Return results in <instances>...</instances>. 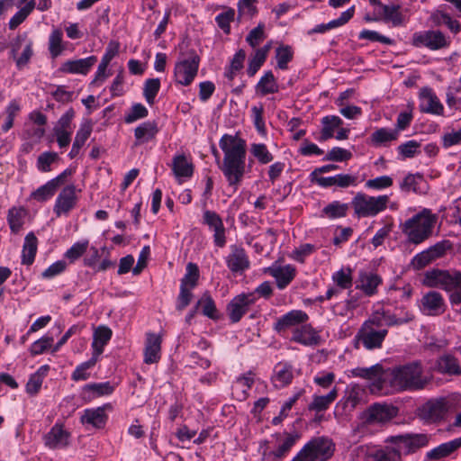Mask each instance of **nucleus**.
Listing matches in <instances>:
<instances>
[{
	"label": "nucleus",
	"mask_w": 461,
	"mask_h": 461,
	"mask_svg": "<svg viewBox=\"0 0 461 461\" xmlns=\"http://www.w3.org/2000/svg\"><path fill=\"white\" fill-rule=\"evenodd\" d=\"M224 157L220 169L233 191H237L246 174V143L230 134H224L219 141Z\"/></svg>",
	"instance_id": "1"
},
{
	"label": "nucleus",
	"mask_w": 461,
	"mask_h": 461,
	"mask_svg": "<svg viewBox=\"0 0 461 461\" xmlns=\"http://www.w3.org/2000/svg\"><path fill=\"white\" fill-rule=\"evenodd\" d=\"M384 393L423 389L429 382L422 365L413 361L393 368H386L384 375Z\"/></svg>",
	"instance_id": "2"
},
{
	"label": "nucleus",
	"mask_w": 461,
	"mask_h": 461,
	"mask_svg": "<svg viewBox=\"0 0 461 461\" xmlns=\"http://www.w3.org/2000/svg\"><path fill=\"white\" fill-rule=\"evenodd\" d=\"M437 221V214L424 208L402 224V231L409 243L419 245L432 235Z\"/></svg>",
	"instance_id": "3"
},
{
	"label": "nucleus",
	"mask_w": 461,
	"mask_h": 461,
	"mask_svg": "<svg viewBox=\"0 0 461 461\" xmlns=\"http://www.w3.org/2000/svg\"><path fill=\"white\" fill-rule=\"evenodd\" d=\"M389 202L388 194L369 195L364 192H357L351 199L350 205L356 218H372L384 212Z\"/></svg>",
	"instance_id": "4"
},
{
	"label": "nucleus",
	"mask_w": 461,
	"mask_h": 461,
	"mask_svg": "<svg viewBox=\"0 0 461 461\" xmlns=\"http://www.w3.org/2000/svg\"><path fill=\"white\" fill-rule=\"evenodd\" d=\"M388 334L387 328L380 326L379 316H370L358 330L356 339L367 350L379 349Z\"/></svg>",
	"instance_id": "5"
},
{
	"label": "nucleus",
	"mask_w": 461,
	"mask_h": 461,
	"mask_svg": "<svg viewBox=\"0 0 461 461\" xmlns=\"http://www.w3.org/2000/svg\"><path fill=\"white\" fill-rule=\"evenodd\" d=\"M334 452L332 441L327 438H315L307 442L291 461H325Z\"/></svg>",
	"instance_id": "6"
},
{
	"label": "nucleus",
	"mask_w": 461,
	"mask_h": 461,
	"mask_svg": "<svg viewBox=\"0 0 461 461\" xmlns=\"http://www.w3.org/2000/svg\"><path fill=\"white\" fill-rule=\"evenodd\" d=\"M199 63L200 59L194 52L180 57L174 68L176 83L185 86L191 85L197 75Z\"/></svg>",
	"instance_id": "7"
},
{
	"label": "nucleus",
	"mask_w": 461,
	"mask_h": 461,
	"mask_svg": "<svg viewBox=\"0 0 461 461\" xmlns=\"http://www.w3.org/2000/svg\"><path fill=\"white\" fill-rule=\"evenodd\" d=\"M411 42L418 48L424 47L429 50H438L447 49L451 40L439 30H427L413 33Z\"/></svg>",
	"instance_id": "8"
},
{
	"label": "nucleus",
	"mask_w": 461,
	"mask_h": 461,
	"mask_svg": "<svg viewBox=\"0 0 461 461\" xmlns=\"http://www.w3.org/2000/svg\"><path fill=\"white\" fill-rule=\"evenodd\" d=\"M81 189L75 184H68L58 194L54 205L53 212L57 217L68 216L70 212L77 207Z\"/></svg>",
	"instance_id": "9"
},
{
	"label": "nucleus",
	"mask_w": 461,
	"mask_h": 461,
	"mask_svg": "<svg viewBox=\"0 0 461 461\" xmlns=\"http://www.w3.org/2000/svg\"><path fill=\"white\" fill-rule=\"evenodd\" d=\"M429 441V436L424 433L396 435L386 439V442L394 445L393 448L398 451L400 456L413 453L426 447Z\"/></svg>",
	"instance_id": "10"
},
{
	"label": "nucleus",
	"mask_w": 461,
	"mask_h": 461,
	"mask_svg": "<svg viewBox=\"0 0 461 461\" xmlns=\"http://www.w3.org/2000/svg\"><path fill=\"white\" fill-rule=\"evenodd\" d=\"M384 374L385 369L380 364L370 367H356L346 372L348 377H360L368 380L371 390L379 393H384Z\"/></svg>",
	"instance_id": "11"
},
{
	"label": "nucleus",
	"mask_w": 461,
	"mask_h": 461,
	"mask_svg": "<svg viewBox=\"0 0 461 461\" xmlns=\"http://www.w3.org/2000/svg\"><path fill=\"white\" fill-rule=\"evenodd\" d=\"M331 280L334 286L329 287L325 294L318 298L320 302L329 301L333 297H338L341 291L350 289L353 285L352 269L349 267H341L332 274Z\"/></svg>",
	"instance_id": "12"
},
{
	"label": "nucleus",
	"mask_w": 461,
	"mask_h": 461,
	"mask_svg": "<svg viewBox=\"0 0 461 461\" xmlns=\"http://www.w3.org/2000/svg\"><path fill=\"white\" fill-rule=\"evenodd\" d=\"M363 461H400V455L393 447H380L362 445L355 448Z\"/></svg>",
	"instance_id": "13"
},
{
	"label": "nucleus",
	"mask_w": 461,
	"mask_h": 461,
	"mask_svg": "<svg viewBox=\"0 0 461 461\" xmlns=\"http://www.w3.org/2000/svg\"><path fill=\"white\" fill-rule=\"evenodd\" d=\"M258 301L255 293H242L236 295L227 305V312L232 323L239 322L249 307Z\"/></svg>",
	"instance_id": "14"
},
{
	"label": "nucleus",
	"mask_w": 461,
	"mask_h": 461,
	"mask_svg": "<svg viewBox=\"0 0 461 461\" xmlns=\"http://www.w3.org/2000/svg\"><path fill=\"white\" fill-rule=\"evenodd\" d=\"M309 321V315L303 310H292L276 319L274 330L278 334H285L288 330L292 333L302 324Z\"/></svg>",
	"instance_id": "15"
},
{
	"label": "nucleus",
	"mask_w": 461,
	"mask_h": 461,
	"mask_svg": "<svg viewBox=\"0 0 461 461\" xmlns=\"http://www.w3.org/2000/svg\"><path fill=\"white\" fill-rule=\"evenodd\" d=\"M202 223L213 231V242L216 247L222 248L226 244L225 227L221 216L214 211L204 210Z\"/></svg>",
	"instance_id": "16"
},
{
	"label": "nucleus",
	"mask_w": 461,
	"mask_h": 461,
	"mask_svg": "<svg viewBox=\"0 0 461 461\" xmlns=\"http://www.w3.org/2000/svg\"><path fill=\"white\" fill-rule=\"evenodd\" d=\"M266 272L275 278L277 288L279 290H284L295 278L297 269L291 264L284 266L273 264L266 269Z\"/></svg>",
	"instance_id": "17"
},
{
	"label": "nucleus",
	"mask_w": 461,
	"mask_h": 461,
	"mask_svg": "<svg viewBox=\"0 0 461 461\" xmlns=\"http://www.w3.org/2000/svg\"><path fill=\"white\" fill-rule=\"evenodd\" d=\"M419 108L420 112L434 115H443L444 106L429 87H423L419 93Z\"/></svg>",
	"instance_id": "18"
},
{
	"label": "nucleus",
	"mask_w": 461,
	"mask_h": 461,
	"mask_svg": "<svg viewBox=\"0 0 461 461\" xmlns=\"http://www.w3.org/2000/svg\"><path fill=\"white\" fill-rule=\"evenodd\" d=\"M70 433L59 423L54 426L43 437L44 445L50 449L64 448L68 446Z\"/></svg>",
	"instance_id": "19"
},
{
	"label": "nucleus",
	"mask_w": 461,
	"mask_h": 461,
	"mask_svg": "<svg viewBox=\"0 0 461 461\" xmlns=\"http://www.w3.org/2000/svg\"><path fill=\"white\" fill-rule=\"evenodd\" d=\"M291 340L305 347H314L321 343V338L320 332L307 321L294 330Z\"/></svg>",
	"instance_id": "20"
},
{
	"label": "nucleus",
	"mask_w": 461,
	"mask_h": 461,
	"mask_svg": "<svg viewBox=\"0 0 461 461\" xmlns=\"http://www.w3.org/2000/svg\"><path fill=\"white\" fill-rule=\"evenodd\" d=\"M225 262L232 273H243L250 267V262L245 249L237 245L230 246V252L226 257Z\"/></svg>",
	"instance_id": "21"
},
{
	"label": "nucleus",
	"mask_w": 461,
	"mask_h": 461,
	"mask_svg": "<svg viewBox=\"0 0 461 461\" xmlns=\"http://www.w3.org/2000/svg\"><path fill=\"white\" fill-rule=\"evenodd\" d=\"M110 407V404H104L100 407L84 410L80 417V422L85 426L98 429L104 428L108 420L105 409Z\"/></svg>",
	"instance_id": "22"
},
{
	"label": "nucleus",
	"mask_w": 461,
	"mask_h": 461,
	"mask_svg": "<svg viewBox=\"0 0 461 461\" xmlns=\"http://www.w3.org/2000/svg\"><path fill=\"white\" fill-rule=\"evenodd\" d=\"M454 272L432 269L425 273L423 284L428 287L440 288L447 293L452 284Z\"/></svg>",
	"instance_id": "23"
},
{
	"label": "nucleus",
	"mask_w": 461,
	"mask_h": 461,
	"mask_svg": "<svg viewBox=\"0 0 461 461\" xmlns=\"http://www.w3.org/2000/svg\"><path fill=\"white\" fill-rule=\"evenodd\" d=\"M97 58L94 55L78 59H68L61 64L59 71L65 74L86 75L94 65Z\"/></svg>",
	"instance_id": "24"
},
{
	"label": "nucleus",
	"mask_w": 461,
	"mask_h": 461,
	"mask_svg": "<svg viewBox=\"0 0 461 461\" xmlns=\"http://www.w3.org/2000/svg\"><path fill=\"white\" fill-rule=\"evenodd\" d=\"M446 411L447 407L444 399L429 400L420 408V417L429 422L442 420Z\"/></svg>",
	"instance_id": "25"
},
{
	"label": "nucleus",
	"mask_w": 461,
	"mask_h": 461,
	"mask_svg": "<svg viewBox=\"0 0 461 461\" xmlns=\"http://www.w3.org/2000/svg\"><path fill=\"white\" fill-rule=\"evenodd\" d=\"M161 336L155 333H147L145 347L143 350L145 364L151 365L158 363L161 358Z\"/></svg>",
	"instance_id": "26"
},
{
	"label": "nucleus",
	"mask_w": 461,
	"mask_h": 461,
	"mask_svg": "<svg viewBox=\"0 0 461 461\" xmlns=\"http://www.w3.org/2000/svg\"><path fill=\"white\" fill-rule=\"evenodd\" d=\"M113 336L112 330L105 325H99L94 329L93 341L91 344L92 357L99 359L104 347L109 343Z\"/></svg>",
	"instance_id": "27"
},
{
	"label": "nucleus",
	"mask_w": 461,
	"mask_h": 461,
	"mask_svg": "<svg viewBox=\"0 0 461 461\" xmlns=\"http://www.w3.org/2000/svg\"><path fill=\"white\" fill-rule=\"evenodd\" d=\"M443 296L436 291L424 294L420 301V311L427 315H438L444 311Z\"/></svg>",
	"instance_id": "28"
},
{
	"label": "nucleus",
	"mask_w": 461,
	"mask_h": 461,
	"mask_svg": "<svg viewBox=\"0 0 461 461\" xmlns=\"http://www.w3.org/2000/svg\"><path fill=\"white\" fill-rule=\"evenodd\" d=\"M115 385L111 382L90 383L82 387L81 398L90 402L95 398L110 395L113 393Z\"/></svg>",
	"instance_id": "29"
},
{
	"label": "nucleus",
	"mask_w": 461,
	"mask_h": 461,
	"mask_svg": "<svg viewBox=\"0 0 461 461\" xmlns=\"http://www.w3.org/2000/svg\"><path fill=\"white\" fill-rule=\"evenodd\" d=\"M371 316H379L380 326H400L413 320V314L408 311L401 310L399 313H392L389 311L375 312Z\"/></svg>",
	"instance_id": "30"
},
{
	"label": "nucleus",
	"mask_w": 461,
	"mask_h": 461,
	"mask_svg": "<svg viewBox=\"0 0 461 461\" xmlns=\"http://www.w3.org/2000/svg\"><path fill=\"white\" fill-rule=\"evenodd\" d=\"M171 167L178 183L191 178L194 174V165L184 154H176L173 157Z\"/></svg>",
	"instance_id": "31"
},
{
	"label": "nucleus",
	"mask_w": 461,
	"mask_h": 461,
	"mask_svg": "<svg viewBox=\"0 0 461 461\" xmlns=\"http://www.w3.org/2000/svg\"><path fill=\"white\" fill-rule=\"evenodd\" d=\"M382 284V278L377 274L366 271L359 273L356 288L361 290L366 296L377 293V287Z\"/></svg>",
	"instance_id": "32"
},
{
	"label": "nucleus",
	"mask_w": 461,
	"mask_h": 461,
	"mask_svg": "<svg viewBox=\"0 0 461 461\" xmlns=\"http://www.w3.org/2000/svg\"><path fill=\"white\" fill-rule=\"evenodd\" d=\"M315 184L323 188L331 186L347 188L357 185V176L349 174H338L333 176L318 177Z\"/></svg>",
	"instance_id": "33"
},
{
	"label": "nucleus",
	"mask_w": 461,
	"mask_h": 461,
	"mask_svg": "<svg viewBox=\"0 0 461 461\" xmlns=\"http://www.w3.org/2000/svg\"><path fill=\"white\" fill-rule=\"evenodd\" d=\"M397 413V409L388 404H374L366 413L368 422L383 423L393 419Z\"/></svg>",
	"instance_id": "34"
},
{
	"label": "nucleus",
	"mask_w": 461,
	"mask_h": 461,
	"mask_svg": "<svg viewBox=\"0 0 461 461\" xmlns=\"http://www.w3.org/2000/svg\"><path fill=\"white\" fill-rule=\"evenodd\" d=\"M378 10L379 19L385 23H391L393 27L404 25L405 19L401 12L399 5H384Z\"/></svg>",
	"instance_id": "35"
},
{
	"label": "nucleus",
	"mask_w": 461,
	"mask_h": 461,
	"mask_svg": "<svg viewBox=\"0 0 461 461\" xmlns=\"http://www.w3.org/2000/svg\"><path fill=\"white\" fill-rule=\"evenodd\" d=\"M294 378L293 366L289 363H277L274 367L272 382L277 388L288 385Z\"/></svg>",
	"instance_id": "36"
},
{
	"label": "nucleus",
	"mask_w": 461,
	"mask_h": 461,
	"mask_svg": "<svg viewBox=\"0 0 461 461\" xmlns=\"http://www.w3.org/2000/svg\"><path fill=\"white\" fill-rule=\"evenodd\" d=\"M398 138V130L384 127L376 129L370 135L369 141L375 147H387Z\"/></svg>",
	"instance_id": "37"
},
{
	"label": "nucleus",
	"mask_w": 461,
	"mask_h": 461,
	"mask_svg": "<svg viewBox=\"0 0 461 461\" xmlns=\"http://www.w3.org/2000/svg\"><path fill=\"white\" fill-rule=\"evenodd\" d=\"M339 389L333 386L331 390L325 395H312V401L308 405L309 411L321 412L328 410L333 402L338 398Z\"/></svg>",
	"instance_id": "38"
},
{
	"label": "nucleus",
	"mask_w": 461,
	"mask_h": 461,
	"mask_svg": "<svg viewBox=\"0 0 461 461\" xmlns=\"http://www.w3.org/2000/svg\"><path fill=\"white\" fill-rule=\"evenodd\" d=\"M461 447V438H456L428 451L426 457L430 460H438L446 457Z\"/></svg>",
	"instance_id": "39"
},
{
	"label": "nucleus",
	"mask_w": 461,
	"mask_h": 461,
	"mask_svg": "<svg viewBox=\"0 0 461 461\" xmlns=\"http://www.w3.org/2000/svg\"><path fill=\"white\" fill-rule=\"evenodd\" d=\"M158 132V123L155 121H146L134 130L136 144H143L152 140Z\"/></svg>",
	"instance_id": "40"
},
{
	"label": "nucleus",
	"mask_w": 461,
	"mask_h": 461,
	"mask_svg": "<svg viewBox=\"0 0 461 461\" xmlns=\"http://www.w3.org/2000/svg\"><path fill=\"white\" fill-rule=\"evenodd\" d=\"M255 89L256 93L261 96L276 94L279 91V85L271 70L265 71Z\"/></svg>",
	"instance_id": "41"
},
{
	"label": "nucleus",
	"mask_w": 461,
	"mask_h": 461,
	"mask_svg": "<svg viewBox=\"0 0 461 461\" xmlns=\"http://www.w3.org/2000/svg\"><path fill=\"white\" fill-rule=\"evenodd\" d=\"M38 249V239L33 232H29L25 238L22 250V264L31 266L35 259Z\"/></svg>",
	"instance_id": "42"
},
{
	"label": "nucleus",
	"mask_w": 461,
	"mask_h": 461,
	"mask_svg": "<svg viewBox=\"0 0 461 461\" xmlns=\"http://www.w3.org/2000/svg\"><path fill=\"white\" fill-rule=\"evenodd\" d=\"M49 370L50 366L48 365H43L40 366L35 373L30 375L25 386V390L28 394L33 396L40 392L43 380L47 376Z\"/></svg>",
	"instance_id": "43"
},
{
	"label": "nucleus",
	"mask_w": 461,
	"mask_h": 461,
	"mask_svg": "<svg viewBox=\"0 0 461 461\" xmlns=\"http://www.w3.org/2000/svg\"><path fill=\"white\" fill-rule=\"evenodd\" d=\"M59 188V187L55 184V182L52 179H50L44 185L32 192L29 199L38 203H45L55 195Z\"/></svg>",
	"instance_id": "44"
},
{
	"label": "nucleus",
	"mask_w": 461,
	"mask_h": 461,
	"mask_svg": "<svg viewBox=\"0 0 461 461\" xmlns=\"http://www.w3.org/2000/svg\"><path fill=\"white\" fill-rule=\"evenodd\" d=\"M349 206H351L350 203L333 201L322 208L321 216L330 220L344 218L348 214Z\"/></svg>",
	"instance_id": "45"
},
{
	"label": "nucleus",
	"mask_w": 461,
	"mask_h": 461,
	"mask_svg": "<svg viewBox=\"0 0 461 461\" xmlns=\"http://www.w3.org/2000/svg\"><path fill=\"white\" fill-rule=\"evenodd\" d=\"M48 50L52 59L60 56L66 50V43L63 41V32L59 28H53L49 36Z\"/></svg>",
	"instance_id": "46"
},
{
	"label": "nucleus",
	"mask_w": 461,
	"mask_h": 461,
	"mask_svg": "<svg viewBox=\"0 0 461 461\" xmlns=\"http://www.w3.org/2000/svg\"><path fill=\"white\" fill-rule=\"evenodd\" d=\"M343 124L340 117L336 115H327L321 119V131L320 140L325 141L334 137V132Z\"/></svg>",
	"instance_id": "47"
},
{
	"label": "nucleus",
	"mask_w": 461,
	"mask_h": 461,
	"mask_svg": "<svg viewBox=\"0 0 461 461\" xmlns=\"http://www.w3.org/2000/svg\"><path fill=\"white\" fill-rule=\"evenodd\" d=\"M22 39L18 37L16 41L12 44L11 56L15 59L16 67L18 69H22L24 68L30 61L33 50H32V42L30 41L25 45L23 53L20 57H16L17 51L20 49Z\"/></svg>",
	"instance_id": "48"
},
{
	"label": "nucleus",
	"mask_w": 461,
	"mask_h": 461,
	"mask_svg": "<svg viewBox=\"0 0 461 461\" xmlns=\"http://www.w3.org/2000/svg\"><path fill=\"white\" fill-rule=\"evenodd\" d=\"M26 213L23 207H12L8 210L7 222L13 233H18L22 230Z\"/></svg>",
	"instance_id": "49"
},
{
	"label": "nucleus",
	"mask_w": 461,
	"mask_h": 461,
	"mask_svg": "<svg viewBox=\"0 0 461 461\" xmlns=\"http://www.w3.org/2000/svg\"><path fill=\"white\" fill-rule=\"evenodd\" d=\"M425 184L423 176L420 173L408 174L400 184V188L404 192L421 193V185Z\"/></svg>",
	"instance_id": "50"
},
{
	"label": "nucleus",
	"mask_w": 461,
	"mask_h": 461,
	"mask_svg": "<svg viewBox=\"0 0 461 461\" xmlns=\"http://www.w3.org/2000/svg\"><path fill=\"white\" fill-rule=\"evenodd\" d=\"M223 11L215 16L218 27L226 34L230 33V23L235 20L236 12L233 8L223 6Z\"/></svg>",
	"instance_id": "51"
},
{
	"label": "nucleus",
	"mask_w": 461,
	"mask_h": 461,
	"mask_svg": "<svg viewBox=\"0 0 461 461\" xmlns=\"http://www.w3.org/2000/svg\"><path fill=\"white\" fill-rule=\"evenodd\" d=\"M438 368L442 373H447L451 375L461 374V369L459 367L457 359L449 354L443 355L438 358Z\"/></svg>",
	"instance_id": "52"
},
{
	"label": "nucleus",
	"mask_w": 461,
	"mask_h": 461,
	"mask_svg": "<svg viewBox=\"0 0 461 461\" xmlns=\"http://www.w3.org/2000/svg\"><path fill=\"white\" fill-rule=\"evenodd\" d=\"M196 308H201L202 313L210 319L216 320L218 318L215 303L208 293H204L197 301Z\"/></svg>",
	"instance_id": "53"
},
{
	"label": "nucleus",
	"mask_w": 461,
	"mask_h": 461,
	"mask_svg": "<svg viewBox=\"0 0 461 461\" xmlns=\"http://www.w3.org/2000/svg\"><path fill=\"white\" fill-rule=\"evenodd\" d=\"M59 159V154L53 151L42 152L37 158L36 167L41 173H48L52 170V165Z\"/></svg>",
	"instance_id": "54"
},
{
	"label": "nucleus",
	"mask_w": 461,
	"mask_h": 461,
	"mask_svg": "<svg viewBox=\"0 0 461 461\" xmlns=\"http://www.w3.org/2000/svg\"><path fill=\"white\" fill-rule=\"evenodd\" d=\"M249 151L259 164L266 165L273 161L274 156L264 143L250 144Z\"/></svg>",
	"instance_id": "55"
},
{
	"label": "nucleus",
	"mask_w": 461,
	"mask_h": 461,
	"mask_svg": "<svg viewBox=\"0 0 461 461\" xmlns=\"http://www.w3.org/2000/svg\"><path fill=\"white\" fill-rule=\"evenodd\" d=\"M299 438L300 437L298 434L288 435L275 451L269 453L267 456V458L274 457L276 459H281L285 457L291 450V448L295 445Z\"/></svg>",
	"instance_id": "56"
},
{
	"label": "nucleus",
	"mask_w": 461,
	"mask_h": 461,
	"mask_svg": "<svg viewBox=\"0 0 461 461\" xmlns=\"http://www.w3.org/2000/svg\"><path fill=\"white\" fill-rule=\"evenodd\" d=\"M89 247V240L86 239L75 242L64 254V258L69 261V263L76 262L80 258L87 250Z\"/></svg>",
	"instance_id": "57"
},
{
	"label": "nucleus",
	"mask_w": 461,
	"mask_h": 461,
	"mask_svg": "<svg viewBox=\"0 0 461 461\" xmlns=\"http://www.w3.org/2000/svg\"><path fill=\"white\" fill-rule=\"evenodd\" d=\"M34 8V0H30L29 2H27L23 7H22L11 17L8 23L9 29H16L22 23H23V21L29 16V14L33 11Z\"/></svg>",
	"instance_id": "58"
},
{
	"label": "nucleus",
	"mask_w": 461,
	"mask_h": 461,
	"mask_svg": "<svg viewBox=\"0 0 461 461\" xmlns=\"http://www.w3.org/2000/svg\"><path fill=\"white\" fill-rule=\"evenodd\" d=\"M294 51L289 45H281L276 50V68L281 70L288 68V63L292 61Z\"/></svg>",
	"instance_id": "59"
},
{
	"label": "nucleus",
	"mask_w": 461,
	"mask_h": 461,
	"mask_svg": "<svg viewBox=\"0 0 461 461\" xmlns=\"http://www.w3.org/2000/svg\"><path fill=\"white\" fill-rule=\"evenodd\" d=\"M451 283L449 290L447 291L449 302L452 305L459 306L461 308V272H454Z\"/></svg>",
	"instance_id": "60"
},
{
	"label": "nucleus",
	"mask_w": 461,
	"mask_h": 461,
	"mask_svg": "<svg viewBox=\"0 0 461 461\" xmlns=\"http://www.w3.org/2000/svg\"><path fill=\"white\" fill-rule=\"evenodd\" d=\"M199 268L194 263H188L185 267V274L181 279L180 285L194 289L198 283Z\"/></svg>",
	"instance_id": "61"
},
{
	"label": "nucleus",
	"mask_w": 461,
	"mask_h": 461,
	"mask_svg": "<svg viewBox=\"0 0 461 461\" xmlns=\"http://www.w3.org/2000/svg\"><path fill=\"white\" fill-rule=\"evenodd\" d=\"M159 89L160 80L158 78H149L145 81L143 86V96L149 105H152L155 103V99Z\"/></svg>",
	"instance_id": "62"
},
{
	"label": "nucleus",
	"mask_w": 461,
	"mask_h": 461,
	"mask_svg": "<svg viewBox=\"0 0 461 461\" xmlns=\"http://www.w3.org/2000/svg\"><path fill=\"white\" fill-rule=\"evenodd\" d=\"M393 180L390 176H380L372 179H368L365 183L367 189L381 191L389 188L393 185Z\"/></svg>",
	"instance_id": "63"
},
{
	"label": "nucleus",
	"mask_w": 461,
	"mask_h": 461,
	"mask_svg": "<svg viewBox=\"0 0 461 461\" xmlns=\"http://www.w3.org/2000/svg\"><path fill=\"white\" fill-rule=\"evenodd\" d=\"M53 337L49 335H44L41 339L34 341L30 347V353L32 356H37L43 354L49 348H51L53 343Z\"/></svg>",
	"instance_id": "64"
}]
</instances>
